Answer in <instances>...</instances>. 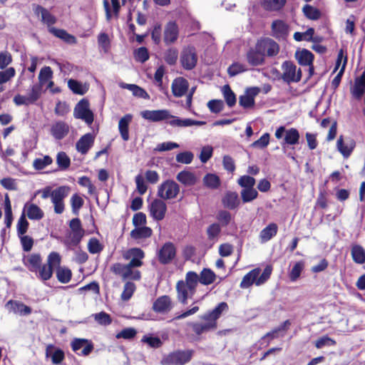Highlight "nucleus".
Returning a JSON list of instances; mask_svg holds the SVG:
<instances>
[{
  "instance_id": "1",
  "label": "nucleus",
  "mask_w": 365,
  "mask_h": 365,
  "mask_svg": "<svg viewBox=\"0 0 365 365\" xmlns=\"http://www.w3.org/2000/svg\"><path fill=\"white\" fill-rule=\"evenodd\" d=\"M197 273L189 271L185 274V280H179L176 283L177 299L185 305L189 298H192L197 289Z\"/></svg>"
},
{
  "instance_id": "2",
  "label": "nucleus",
  "mask_w": 365,
  "mask_h": 365,
  "mask_svg": "<svg viewBox=\"0 0 365 365\" xmlns=\"http://www.w3.org/2000/svg\"><path fill=\"white\" fill-rule=\"evenodd\" d=\"M140 267V263L135 259H133V261H130L128 264L120 262L113 263L110 270L113 274L120 277L123 281H138L141 279V272L135 268Z\"/></svg>"
},
{
  "instance_id": "3",
  "label": "nucleus",
  "mask_w": 365,
  "mask_h": 365,
  "mask_svg": "<svg viewBox=\"0 0 365 365\" xmlns=\"http://www.w3.org/2000/svg\"><path fill=\"white\" fill-rule=\"evenodd\" d=\"M61 262V257L59 253L51 252L47 257L46 263L41 264L40 269L35 272L37 277L42 281L50 279L53 276L54 268L58 267Z\"/></svg>"
},
{
  "instance_id": "4",
  "label": "nucleus",
  "mask_w": 365,
  "mask_h": 365,
  "mask_svg": "<svg viewBox=\"0 0 365 365\" xmlns=\"http://www.w3.org/2000/svg\"><path fill=\"white\" fill-rule=\"evenodd\" d=\"M192 349L176 350L169 353L162 360L164 365H185L190 362L194 355Z\"/></svg>"
},
{
  "instance_id": "5",
  "label": "nucleus",
  "mask_w": 365,
  "mask_h": 365,
  "mask_svg": "<svg viewBox=\"0 0 365 365\" xmlns=\"http://www.w3.org/2000/svg\"><path fill=\"white\" fill-rule=\"evenodd\" d=\"M89 107L90 103L88 100L87 98H82L74 108V118L81 119L88 125H91L94 120V115Z\"/></svg>"
},
{
  "instance_id": "6",
  "label": "nucleus",
  "mask_w": 365,
  "mask_h": 365,
  "mask_svg": "<svg viewBox=\"0 0 365 365\" xmlns=\"http://www.w3.org/2000/svg\"><path fill=\"white\" fill-rule=\"evenodd\" d=\"M256 48L262 53L263 57H274L279 52V44L272 38L264 37L258 39L255 43Z\"/></svg>"
},
{
  "instance_id": "7",
  "label": "nucleus",
  "mask_w": 365,
  "mask_h": 365,
  "mask_svg": "<svg viewBox=\"0 0 365 365\" xmlns=\"http://www.w3.org/2000/svg\"><path fill=\"white\" fill-rule=\"evenodd\" d=\"M71 190L70 187L62 185L53 190L51 202L53 204L54 212L56 214H61L65 210L64 199L68 195Z\"/></svg>"
},
{
  "instance_id": "8",
  "label": "nucleus",
  "mask_w": 365,
  "mask_h": 365,
  "mask_svg": "<svg viewBox=\"0 0 365 365\" xmlns=\"http://www.w3.org/2000/svg\"><path fill=\"white\" fill-rule=\"evenodd\" d=\"M179 192L180 186L173 180H165L158 187V196L163 200L174 199Z\"/></svg>"
},
{
  "instance_id": "9",
  "label": "nucleus",
  "mask_w": 365,
  "mask_h": 365,
  "mask_svg": "<svg viewBox=\"0 0 365 365\" xmlns=\"http://www.w3.org/2000/svg\"><path fill=\"white\" fill-rule=\"evenodd\" d=\"M282 78L287 83L299 82L302 79V72L301 68L297 70L296 65L291 61H285L282 64Z\"/></svg>"
},
{
  "instance_id": "10",
  "label": "nucleus",
  "mask_w": 365,
  "mask_h": 365,
  "mask_svg": "<svg viewBox=\"0 0 365 365\" xmlns=\"http://www.w3.org/2000/svg\"><path fill=\"white\" fill-rule=\"evenodd\" d=\"M197 54L194 46L184 47L180 54V63L183 68L190 71L193 69L197 63Z\"/></svg>"
},
{
  "instance_id": "11",
  "label": "nucleus",
  "mask_w": 365,
  "mask_h": 365,
  "mask_svg": "<svg viewBox=\"0 0 365 365\" xmlns=\"http://www.w3.org/2000/svg\"><path fill=\"white\" fill-rule=\"evenodd\" d=\"M177 250L175 245L171 242H167L158 250V259L161 264H168L175 258Z\"/></svg>"
},
{
  "instance_id": "12",
  "label": "nucleus",
  "mask_w": 365,
  "mask_h": 365,
  "mask_svg": "<svg viewBox=\"0 0 365 365\" xmlns=\"http://www.w3.org/2000/svg\"><path fill=\"white\" fill-rule=\"evenodd\" d=\"M72 350L78 356H87L93 350L94 345L92 341L87 339L75 338L71 342Z\"/></svg>"
},
{
  "instance_id": "13",
  "label": "nucleus",
  "mask_w": 365,
  "mask_h": 365,
  "mask_svg": "<svg viewBox=\"0 0 365 365\" xmlns=\"http://www.w3.org/2000/svg\"><path fill=\"white\" fill-rule=\"evenodd\" d=\"M336 149L344 158L350 157L356 147V141L350 137L340 135L336 140Z\"/></svg>"
},
{
  "instance_id": "14",
  "label": "nucleus",
  "mask_w": 365,
  "mask_h": 365,
  "mask_svg": "<svg viewBox=\"0 0 365 365\" xmlns=\"http://www.w3.org/2000/svg\"><path fill=\"white\" fill-rule=\"evenodd\" d=\"M173 308V302L168 295L158 297L153 303L152 309L157 314H166Z\"/></svg>"
},
{
  "instance_id": "15",
  "label": "nucleus",
  "mask_w": 365,
  "mask_h": 365,
  "mask_svg": "<svg viewBox=\"0 0 365 365\" xmlns=\"http://www.w3.org/2000/svg\"><path fill=\"white\" fill-rule=\"evenodd\" d=\"M229 309L228 304L225 302L219 303L212 310L207 312L205 314L200 317V319L204 321H209L212 324H215V328L217 327V319L220 317L223 312Z\"/></svg>"
},
{
  "instance_id": "16",
  "label": "nucleus",
  "mask_w": 365,
  "mask_h": 365,
  "mask_svg": "<svg viewBox=\"0 0 365 365\" xmlns=\"http://www.w3.org/2000/svg\"><path fill=\"white\" fill-rule=\"evenodd\" d=\"M141 116L148 120L151 122H158L169 118L175 119L176 116L172 115L170 111L166 109L163 110H143L140 113Z\"/></svg>"
},
{
  "instance_id": "17",
  "label": "nucleus",
  "mask_w": 365,
  "mask_h": 365,
  "mask_svg": "<svg viewBox=\"0 0 365 365\" xmlns=\"http://www.w3.org/2000/svg\"><path fill=\"white\" fill-rule=\"evenodd\" d=\"M179 36V27L175 21L166 24L163 31V41L165 45L174 43Z\"/></svg>"
},
{
  "instance_id": "18",
  "label": "nucleus",
  "mask_w": 365,
  "mask_h": 365,
  "mask_svg": "<svg viewBox=\"0 0 365 365\" xmlns=\"http://www.w3.org/2000/svg\"><path fill=\"white\" fill-rule=\"evenodd\" d=\"M289 25L281 19L274 20L271 24L272 36L276 39H286L289 35Z\"/></svg>"
},
{
  "instance_id": "19",
  "label": "nucleus",
  "mask_w": 365,
  "mask_h": 365,
  "mask_svg": "<svg viewBox=\"0 0 365 365\" xmlns=\"http://www.w3.org/2000/svg\"><path fill=\"white\" fill-rule=\"evenodd\" d=\"M111 6L108 0H103V9L106 14V19L110 21L113 18L118 19L120 16L121 5L119 0H110Z\"/></svg>"
},
{
  "instance_id": "20",
  "label": "nucleus",
  "mask_w": 365,
  "mask_h": 365,
  "mask_svg": "<svg viewBox=\"0 0 365 365\" xmlns=\"http://www.w3.org/2000/svg\"><path fill=\"white\" fill-rule=\"evenodd\" d=\"M167 211V205L163 199H155L150 204V215L157 221L164 219Z\"/></svg>"
},
{
  "instance_id": "21",
  "label": "nucleus",
  "mask_w": 365,
  "mask_h": 365,
  "mask_svg": "<svg viewBox=\"0 0 365 365\" xmlns=\"http://www.w3.org/2000/svg\"><path fill=\"white\" fill-rule=\"evenodd\" d=\"M69 227L72 231L71 242L76 246L81 242L85 233L81 220L78 217L72 219L69 222Z\"/></svg>"
},
{
  "instance_id": "22",
  "label": "nucleus",
  "mask_w": 365,
  "mask_h": 365,
  "mask_svg": "<svg viewBox=\"0 0 365 365\" xmlns=\"http://www.w3.org/2000/svg\"><path fill=\"white\" fill-rule=\"evenodd\" d=\"M188 88V81L183 77H178L174 79L171 86L173 96L178 98L185 95Z\"/></svg>"
},
{
  "instance_id": "23",
  "label": "nucleus",
  "mask_w": 365,
  "mask_h": 365,
  "mask_svg": "<svg viewBox=\"0 0 365 365\" xmlns=\"http://www.w3.org/2000/svg\"><path fill=\"white\" fill-rule=\"evenodd\" d=\"M46 358L51 357L53 364H61L65 359V353L60 348H55L53 344H48L46 348Z\"/></svg>"
},
{
  "instance_id": "24",
  "label": "nucleus",
  "mask_w": 365,
  "mask_h": 365,
  "mask_svg": "<svg viewBox=\"0 0 365 365\" xmlns=\"http://www.w3.org/2000/svg\"><path fill=\"white\" fill-rule=\"evenodd\" d=\"M95 137L91 133H86L77 141L76 150L83 155L86 154L94 143Z\"/></svg>"
},
{
  "instance_id": "25",
  "label": "nucleus",
  "mask_w": 365,
  "mask_h": 365,
  "mask_svg": "<svg viewBox=\"0 0 365 365\" xmlns=\"http://www.w3.org/2000/svg\"><path fill=\"white\" fill-rule=\"evenodd\" d=\"M34 13L37 15H41V21L44 24L47 25L48 29L53 27L52 26L57 21L56 17L53 15L47 9L41 5H37L35 7Z\"/></svg>"
},
{
  "instance_id": "26",
  "label": "nucleus",
  "mask_w": 365,
  "mask_h": 365,
  "mask_svg": "<svg viewBox=\"0 0 365 365\" xmlns=\"http://www.w3.org/2000/svg\"><path fill=\"white\" fill-rule=\"evenodd\" d=\"M287 4V0H260L261 7L268 12H279Z\"/></svg>"
},
{
  "instance_id": "27",
  "label": "nucleus",
  "mask_w": 365,
  "mask_h": 365,
  "mask_svg": "<svg viewBox=\"0 0 365 365\" xmlns=\"http://www.w3.org/2000/svg\"><path fill=\"white\" fill-rule=\"evenodd\" d=\"M246 59L252 66H258L264 63L265 58L262 53L256 48H250L246 53Z\"/></svg>"
},
{
  "instance_id": "28",
  "label": "nucleus",
  "mask_w": 365,
  "mask_h": 365,
  "mask_svg": "<svg viewBox=\"0 0 365 365\" xmlns=\"http://www.w3.org/2000/svg\"><path fill=\"white\" fill-rule=\"evenodd\" d=\"M24 264L31 272H36L42 264V257L39 253H32L24 258Z\"/></svg>"
},
{
  "instance_id": "29",
  "label": "nucleus",
  "mask_w": 365,
  "mask_h": 365,
  "mask_svg": "<svg viewBox=\"0 0 365 365\" xmlns=\"http://www.w3.org/2000/svg\"><path fill=\"white\" fill-rule=\"evenodd\" d=\"M69 132L68 125L61 120L56 122L51 128V133L56 140L64 138Z\"/></svg>"
},
{
  "instance_id": "30",
  "label": "nucleus",
  "mask_w": 365,
  "mask_h": 365,
  "mask_svg": "<svg viewBox=\"0 0 365 365\" xmlns=\"http://www.w3.org/2000/svg\"><path fill=\"white\" fill-rule=\"evenodd\" d=\"M176 180L186 187L194 186L198 180L194 173L186 170L178 173L176 175Z\"/></svg>"
},
{
  "instance_id": "31",
  "label": "nucleus",
  "mask_w": 365,
  "mask_h": 365,
  "mask_svg": "<svg viewBox=\"0 0 365 365\" xmlns=\"http://www.w3.org/2000/svg\"><path fill=\"white\" fill-rule=\"evenodd\" d=\"M26 211V215L30 220H39L44 216L43 210L36 205L26 202L24 205L23 212Z\"/></svg>"
},
{
  "instance_id": "32",
  "label": "nucleus",
  "mask_w": 365,
  "mask_h": 365,
  "mask_svg": "<svg viewBox=\"0 0 365 365\" xmlns=\"http://www.w3.org/2000/svg\"><path fill=\"white\" fill-rule=\"evenodd\" d=\"M223 206L229 210H234L240 205L238 194L236 192L227 191L222 199Z\"/></svg>"
},
{
  "instance_id": "33",
  "label": "nucleus",
  "mask_w": 365,
  "mask_h": 365,
  "mask_svg": "<svg viewBox=\"0 0 365 365\" xmlns=\"http://www.w3.org/2000/svg\"><path fill=\"white\" fill-rule=\"evenodd\" d=\"M48 32L68 44H75L77 42L76 38L64 29L50 27Z\"/></svg>"
},
{
  "instance_id": "34",
  "label": "nucleus",
  "mask_w": 365,
  "mask_h": 365,
  "mask_svg": "<svg viewBox=\"0 0 365 365\" xmlns=\"http://www.w3.org/2000/svg\"><path fill=\"white\" fill-rule=\"evenodd\" d=\"M365 92V73H363L360 77L355 79L354 85L351 88V93L352 96L360 100Z\"/></svg>"
},
{
  "instance_id": "35",
  "label": "nucleus",
  "mask_w": 365,
  "mask_h": 365,
  "mask_svg": "<svg viewBox=\"0 0 365 365\" xmlns=\"http://www.w3.org/2000/svg\"><path fill=\"white\" fill-rule=\"evenodd\" d=\"M277 225L274 222L269 223L259 232V237L261 242L264 243L269 241L272 237L277 235Z\"/></svg>"
},
{
  "instance_id": "36",
  "label": "nucleus",
  "mask_w": 365,
  "mask_h": 365,
  "mask_svg": "<svg viewBox=\"0 0 365 365\" xmlns=\"http://www.w3.org/2000/svg\"><path fill=\"white\" fill-rule=\"evenodd\" d=\"M132 118V115L126 114L119 120L118 130L124 141L129 140V123L131 122Z\"/></svg>"
},
{
  "instance_id": "37",
  "label": "nucleus",
  "mask_w": 365,
  "mask_h": 365,
  "mask_svg": "<svg viewBox=\"0 0 365 365\" xmlns=\"http://www.w3.org/2000/svg\"><path fill=\"white\" fill-rule=\"evenodd\" d=\"M216 279L215 273L209 268H204L200 273L197 274V285L198 282L203 285H210Z\"/></svg>"
},
{
  "instance_id": "38",
  "label": "nucleus",
  "mask_w": 365,
  "mask_h": 365,
  "mask_svg": "<svg viewBox=\"0 0 365 365\" xmlns=\"http://www.w3.org/2000/svg\"><path fill=\"white\" fill-rule=\"evenodd\" d=\"M261 272L259 268H255L247 273L242 278L240 282V287L246 289L250 287L252 284H256L257 278Z\"/></svg>"
},
{
  "instance_id": "39",
  "label": "nucleus",
  "mask_w": 365,
  "mask_h": 365,
  "mask_svg": "<svg viewBox=\"0 0 365 365\" xmlns=\"http://www.w3.org/2000/svg\"><path fill=\"white\" fill-rule=\"evenodd\" d=\"M168 124L173 127H188L192 125H203L206 123L205 121L192 120L190 118L180 119V118H175L168 121Z\"/></svg>"
},
{
  "instance_id": "40",
  "label": "nucleus",
  "mask_w": 365,
  "mask_h": 365,
  "mask_svg": "<svg viewBox=\"0 0 365 365\" xmlns=\"http://www.w3.org/2000/svg\"><path fill=\"white\" fill-rule=\"evenodd\" d=\"M295 57L299 64L304 66L312 64L314 59V54L306 48H303L300 51H297L295 53Z\"/></svg>"
},
{
  "instance_id": "41",
  "label": "nucleus",
  "mask_w": 365,
  "mask_h": 365,
  "mask_svg": "<svg viewBox=\"0 0 365 365\" xmlns=\"http://www.w3.org/2000/svg\"><path fill=\"white\" fill-rule=\"evenodd\" d=\"M152 235V229L146 226L136 227L130 233V237L135 240L146 239L151 237Z\"/></svg>"
},
{
  "instance_id": "42",
  "label": "nucleus",
  "mask_w": 365,
  "mask_h": 365,
  "mask_svg": "<svg viewBox=\"0 0 365 365\" xmlns=\"http://www.w3.org/2000/svg\"><path fill=\"white\" fill-rule=\"evenodd\" d=\"M123 259L125 260L130 259V261H133L135 259L138 263H140V266L141 267L143 264L142 259L145 257L144 252L140 248H130L123 255Z\"/></svg>"
},
{
  "instance_id": "43",
  "label": "nucleus",
  "mask_w": 365,
  "mask_h": 365,
  "mask_svg": "<svg viewBox=\"0 0 365 365\" xmlns=\"http://www.w3.org/2000/svg\"><path fill=\"white\" fill-rule=\"evenodd\" d=\"M205 322H206L205 324L198 322L191 323L192 331L196 335L200 336L205 332H207L210 330H215L217 329L215 327V324H212L209 321Z\"/></svg>"
},
{
  "instance_id": "44",
  "label": "nucleus",
  "mask_w": 365,
  "mask_h": 365,
  "mask_svg": "<svg viewBox=\"0 0 365 365\" xmlns=\"http://www.w3.org/2000/svg\"><path fill=\"white\" fill-rule=\"evenodd\" d=\"M121 88H127L133 93V95L138 98L149 99L150 96L143 88L135 84L122 83Z\"/></svg>"
},
{
  "instance_id": "45",
  "label": "nucleus",
  "mask_w": 365,
  "mask_h": 365,
  "mask_svg": "<svg viewBox=\"0 0 365 365\" xmlns=\"http://www.w3.org/2000/svg\"><path fill=\"white\" fill-rule=\"evenodd\" d=\"M351 257L354 262L364 264L365 262V250L359 245H355L351 247Z\"/></svg>"
},
{
  "instance_id": "46",
  "label": "nucleus",
  "mask_w": 365,
  "mask_h": 365,
  "mask_svg": "<svg viewBox=\"0 0 365 365\" xmlns=\"http://www.w3.org/2000/svg\"><path fill=\"white\" fill-rule=\"evenodd\" d=\"M220 182V179L216 174L207 173L203 178L204 185L211 190L217 189Z\"/></svg>"
},
{
  "instance_id": "47",
  "label": "nucleus",
  "mask_w": 365,
  "mask_h": 365,
  "mask_svg": "<svg viewBox=\"0 0 365 365\" xmlns=\"http://www.w3.org/2000/svg\"><path fill=\"white\" fill-rule=\"evenodd\" d=\"M56 277L57 279L63 284L68 283L71 281L72 277V272L68 267H62L60 265L56 267Z\"/></svg>"
},
{
  "instance_id": "48",
  "label": "nucleus",
  "mask_w": 365,
  "mask_h": 365,
  "mask_svg": "<svg viewBox=\"0 0 365 365\" xmlns=\"http://www.w3.org/2000/svg\"><path fill=\"white\" fill-rule=\"evenodd\" d=\"M222 93L227 105L232 108L236 104L237 98L235 93L229 85H225L222 88Z\"/></svg>"
},
{
  "instance_id": "49",
  "label": "nucleus",
  "mask_w": 365,
  "mask_h": 365,
  "mask_svg": "<svg viewBox=\"0 0 365 365\" xmlns=\"http://www.w3.org/2000/svg\"><path fill=\"white\" fill-rule=\"evenodd\" d=\"M299 133L297 129L292 128L286 130L284 142L288 145H296L299 143Z\"/></svg>"
},
{
  "instance_id": "50",
  "label": "nucleus",
  "mask_w": 365,
  "mask_h": 365,
  "mask_svg": "<svg viewBox=\"0 0 365 365\" xmlns=\"http://www.w3.org/2000/svg\"><path fill=\"white\" fill-rule=\"evenodd\" d=\"M304 16L311 20H317L321 17V11L309 4H305L302 8Z\"/></svg>"
},
{
  "instance_id": "51",
  "label": "nucleus",
  "mask_w": 365,
  "mask_h": 365,
  "mask_svg": "<svg viewBox=\"0 0 365 365\" xmlns=\"http://www.w3.org/2000/svg\"><path fill=\"white\" fill-rule=\"evenodd\" d=\"M178 58V50L176 48L171 47L168 48L164 53V60L170 66L176 63Z\"/></svg>"
},
{
  "instance_id": "52",
  "label": "nucleus",
  "mask_w": 365,
  "mask_h": 365,
  "mask_svg": "<svg viewBox=\"0 0 365 365\" xmlns=\"http://www.w3.org/2000/svg\"><path fill=\"white\" fill-rule=\"evenodd\" d=\"M304 268V262L301 260L297 262L293 267L292 268L289 274V278L292 282H295L301 275L302 270Z\"/></svg>"
},
{
  "instance_id": "53",
  "label": "nucleus",
  "mask_w": 365,
  "mask_h": 365,
  "mask_svg": "<svg viewBox=\"0 0 365 365\" xmlns=\"http://www.w3.org/2000/svg\"><path fill=\"white\" fill-rule=\"evenodd\" d=\"M135 289H136L135 284L130 281H127L125 283L124 287H123V290L121 294V299L123 301L129 300L132 297Z\"/></svg>"
},
{
  "instance_id": "54",
  "label": "nucleus",
  "mask_w": 365,
  "mask_h": 365,
  "mask_svg": "<svg viewBox=\"0 0 365 365\" xmlns=\"http://www.w3.org/2000/svg\"><path fill=\"white\" fill-rule=\"evenodd\" d=\"M56 163L61 170L68 169L71 165L70 158L65 152H59L56 156Z\"/></svg>"
},
{
  "instance_id": "55",
  "label": "nucleus",
  "mask_w": 365,
  "mask_h": 365,
  "mask_svg": "<svg viewBox=\"0 0 365 365\" xmlns=\"http://www.w3.org/2000/svg\"><path fill=\"white\" fill-rule=\"evenodd\" d=\"M240 194L244 203L250 202L258 197V192L254 187L242 189Z\"/></svg>"
},
{
  "instance_id": "56",
  "label": "nucleus",
  "mask_w": 365,
  "mask_h": 365,
  "mask_svg": "<svg viewBox=\"0 0 365 365\" xmlns=\"http://www.w3.org/2000/svg\"><path fill=\"white\" fill-rule=\"evenodd\" d=\"M68 86L75 94L84 95L87 92V88L83 87L82 83L76 80L70 79L68 81Z\"/></svg>"
},
{
  "instance_id": "57",
  "label": "nucleus",
  "mask_w": 365,
  "mask_h": 365,
  "mask_svg": "<svg viewBox=\"0 0 365 365\" xmlns=\"http://www.w3.org/2000/svg\"><path fill=\"white\" fill-rule=\"evenodd\" d=\"M52 163L53 159L49 155H44L42 158H36L33 162V167L36 170H41Z\"/></svg>"
},
{
  "instance_id": "58",
  "label": "nucleus",
  "mask_w": 365,
  "mask_h": 365,
  "mask_svg": "<svg viewBox=\"0 0 365 365\" xmlns=\"http://www.w3.org/2000/svg\"><path fill=\"white\" fill-rule=\"evenodd\" d=\"M29 223L26 218V215L25 213H22L16 225L18 236L25 235L29 229Z\"/></svg>"
},
{
  "instance_id": "59",
  "label": "nucleus",
  "mask_w": 365,
  "mask_h": 365,
  "mask_svg": "<svg viewBox=\"0 0 365 365\" xmlns=\"http://www.w3.org/2000/svg\"><path fill=\"white\" fill-rule=\"evenodd\" d=\"M88 250L91 254H98L103 250V246L96 237H91L88 242Z\"/></svg>"
},
{
  "instance_id": "60",
  "label": "nucleus",
  "mask_w": 365,
  "mask_h": 365,
  "mask_svg": "<svg viewBox=\"0 0 365 365\" xmlns=\"http://www.w3.org/2000/svg\"><path fill=\"white\" fill-rule=\"evenodd\" d=\"M83 199L79 195L73 194L71 198L72 212L74 214H78V211L83 207Z\"/></svg>"
},
{
  "instance_id": "61",
  "label": "nucleus",
  "mask_w": 365,
  "mask_h": 365,
  "mask_svg": "<svg viewBox=\"0 0 365 365\" xmlns=\"http://www.w3.org/2000/svg\"><path fill=\"white\" fill-rule=\"evenodd\" d=\"M255 182V179L250 175H242L237 180L238 185L243 189L254 187Z\"/></svg>"
},
{
  "instance_id": "62",
  "label": "nucleus",
  "mask_w": 365,
  "mask_h": 365,
  "mask_svg": "<svg viewBox=\"0 0 365 365\" xmlns=\"http://www.w3.org/2000/svg\"><path fill=\"white\" fill-rule=\"evenodd\" d=\"M149 57L148 50L145 47L143 46L134 51V58L138 62L145 63Z\"/></svg>"
},
{
  "instance_id": "63",
  "label": "nucleus",
  "mask_w": 365,
  "mask_h": 365,
  "mask_svg": "<svg viewBox=\"0 0 365 365\" xmlns=\"http://www.w3.org/2000/svg\"><path fill=\"white\" fill-rule=\"evenodd\" d=\"M41 86L35 84L32 86L31 91L27 96L30 104H34L41 96Z\"/></svg>"
},
{
  "instance_id": "64",
  "label": "nucleus",
  "mask_w": 365,
  "mask_h": 365,
  "mask_svg": "<svg viewBox=\"0 0 365 365\" xmlns=\"http://www.w3.org/2000/svg\"><path fill=\"white\" fill-rule=\"evenodd\" d=\"M221 232V227L218 223H212L207 228V238L210 240H213L217 238Z\"/></svg>"
}]
</instances>
